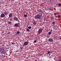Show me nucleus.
<instances>
[{
	"label": "nucleus",
	"instance_id": "obj_1",
	"mask_svg": "<svg viewBox=\"0 0 61 61\" xmlns=\"http://www.w3.org/2000/svg\"><path fill=\"white\" fill-rule=\"evenodd\" d=\"M35 18L36 19H38L39 20H41L42 18L41 17V15H40L37 14L35 16Z\"/></svg>",
	"mask_w": 61,
	"mask_h": 61
},
{
	"label": "nucleus",
	"instance_id": "obj_2",
	"mask_svg": "<svg viewBox=\"0 0 61 61\" xmlns=\"http://www.w3.org/2000/svg\"><path fill=\"white\" fill-rule=\"evenodd\" d=\"M43 29L42 28H41L39 29L38 30V34H40L42 33V31H43Z\"/></svg>",
	"mask_w": 61,
	"mask_h": 61
},
{
	"label": "nucleus",
	"instance_id": "obj_3",
	"mask_svg": "<svg viewBox=\"0 0 61 61\" xmlns=\"http://www.w3.org/2000/svg\"><path fill=\"white\" fill-rule=\"evenodd\" d=\"M0 52L2 54H4L5 53V51H4V48H0Z\"/></svg>",
	"mask_w": 61,
	"mask_h": 61
},
{
	"label": "nucleus",
	"instance_id": "obj_4",
	"mask_svg": "<svg viewBox=\"0 0 61 61\" xmlns=\"http://www.w3.org/2000/svg\"><path fill=\"white\" fill-rule=\"evenodd\" d=\"M28 44V42L26 41L25 42V43H24L23 45V46H27Z\"/></svg>",
	"mask_w": 61,
	"mask_h": 61
},
{
	"label": "nucleus",
	"instance_id": "obj_5",
	"mask_svg": "<svg viewBox=\"0 0 61 61\" xmlns=\"http://www.w3.org/2000/svg\"><path fill=\"white\" fill-rule=\"evenodd\" d=\"M53 39H52L51 38H49L48 40V41L49 42H52L53 41Z\"/></svg>",
	"mask_w": 61,
	"mask_h": 61
},
{
	"label": "nucleus",
	"instance_id": "obj_6",
	"mask_svg": "<svg viewBox=\"0 0 61 61\" xmlns=\"http://www.w3.org/2000/svg\"><path fill=\"white\" fill-rule=\"evenodd\" d=\"M14 19L15 20L17 21H18V22H19V20H18L17 17H15L14 18Z\"/></svg>",
	"mask_w": 61,
	"mask_h": 61
},
{
	"label": "nucleus",
	"instance_id": "obj_7",
	"mask_svg": "<svg viewBox=\"0 0 61 61\" xmlns=\"http://www.w3.org/2000/svg\"><path fill=\"white\" fill-rule=\"evenodd\" d=\"M5 16V15L3 13L1 14L0 15V17L2 18L4 17Z\"/></svg>",
	"mask_w": 61,
	"mask_h": 61
},
{
	"label": "nucleus",
	"instance_id": "obj_8",
	"mask_svg": "<svg viewBox=\"0 0 61 61\" xmlns=\"http://www.w3.org/2000/svg\"><path fill=\"white\" fill-rule=\"evenodd\" d=\"M12 15H13V14L11 13L9 14V16L10 17H11L12 16Z\"/></svg>",
	"mask_w": 61,
	"mask_h": 61
},
{
	"label": "nucleus",
	"instance_id": "obj_9",
	"mask_svg": "<svg viewBox=\"0 0 61 61\" xmlns=\"http://www.w3.org/2000/svg\"><path fill=\"white\" fill-rule=\"evenodd\" d=\"M18 23H16L14 25V26L15 27H18Z\"/></svg>",
	"mask_w": 61,
	"mask_h": 61
},
{
	"label": "nucleus",
	"instance_id": "obj_10",
	"mask_svg": "<svg viewBox=\"0 0 61 61\" xmlns=\"http://www.w3.org/2000/svg\"><path fill=\"white\" fill-rule=\"evenodd\" d=\"M8 13L7 12H6V11L4 12L3 13V14H4L5 15H7V14H8Z\"/></svg>",
	"mask_w": 61,
	"mask_h": 61
},
{
	"label": "nucleus",
	"instance_id": "obj_11",
	"mask_svg": "<svg viewBox=\"0 0 61 61\" xmlns=\"http://www.w3.org/2000/svg\"><path fill=\"white\" fill-rule=\"evenodd\" d=\"M33 25H36V24L37 23V22H36L34 21L33 22Z\"/></svg>",
	"mask_w": 61,
	"mask_h": 61
},
{
	"label": "nucleus",
	"instance_id": "obj_12",
	"mask_svg": "<svg viewBox=\"0 0 61 61\" xmlns=\"http://www.w3.org/2000/svg\"><path fill=\"white\" fill-rule=\"evenodd\" d=\"M8 24H9V25H11L12 24V22L11 21L8 22Z\"/></svg>",
	"mask_w": 61,
	"mask_h": 61
},
{
	"label": "nucleus",
	"instance_id": "obj_13",
	"mask_svg": "<svg viewBox=\"0 0 61 61\" xmlns=\"http://www.w3.org/2000/svg\"><path fill=\"white\" fill-rule=\"evenodd\" d=\"M42 11V10L41 9H40L38 10V12H41Z\"/></svg>",
	"mask_w": 61,
	"mask_h": 61
},
{
	"label": "nucleus",
	"instance_id": "obj_14",
	"mask_svg": "<svg viewBox=\"0 0 61 61\" xmlns=\"http://www.w3.org/2000/svg\"><path fill=\"white\" fill-rule=\"evenodd\" d=\"M28 29H30L32 28V27L30 26H29V27H28Z\"/></svg>",
	"mask_w": 61,
	"mask_h": 61
},
{
	"label": "nucleus",
	"instance_id": "obj_15",
	"mask_svg": "<svg viewBox=\"0 0 61 61\" xmlns=\"http://www.w3.org/2000/svg\"><path fill=\"white\" fill-rule=\"evenodd\" d=\"M26 31H27V32H29L30 31V30H29V29H26Z\"/></svg>",
	"mask_w": 61,
	"mask_h": 61
},
{
	"label": "nucleus",
	"instance_id": "obj_16",
	"mask_svg": "<svg viewBox=\"0 0 61 61\" xmlns=\"http://www.w3.org/2000/svg\"><path fill=\"white\" fill-rule=\"evenodd\" d=\"M27 15H26L25 14L24 15V16L25 17H27Z\"/></svg>",
	"mask_w": 61,
	"mask_h": 61
},
{
	"label": "nucleus",
	"instance_id": "obj_17",
	"mask_svg": "<svg viewBox=\"0 0 61 61\" xmlns=\"http://www.w3.org/2000/svg\"><path fill=\"white\" fill-rule=\"evenodd\" d=\"M16 33L17 34H19V33H20V32H19V31H18Z\"/></svg>",
	"mask_w": 61,
	"mask_h": 61
},
{
	"label": "nucleus",
	"instance_id": "obj_18",
	"mask_svg": "<svg viewBox=\"0 0 61 61\" xmlns=\"http://www.w3.org/2000/svg\"><path fill=\"white\" fill-rule=\"evenodd\" d=\"M58 6H61V3L59 4Z\"/></svg>",
	"mask_w": 61,
	"mask_h": 61
},
{
	"label": "nucleus",
	"instance_id": "obj_19",
	"mask_svg": "<svg viewBox=\"0 0 61 61\" xmlns=\"http://www.w3.org/2000/svg\"><path fill=\"white\" fill-rule=\"evenodd\" d=\"M47 54H50V51H48L47 52Z\"/></svg>",
	"mask_w": 61,
	"mask_h": 61
},
{
	"label": "nucleus",
	"instance_id": "obj_20",
	"mask_svg": "<svg viewBox=\"0 0 61 61\" xmlns=\"http://www.w3.org/2000/svg\"><path fill=\"white\" fill-rule=\"evenodd\" d=\"M51 32H50L48 33L49 34V35H51Z\"/></svg>",
	"mask_w": 61,
	"mask_h": 61
},
{
	"label": "nucleus",
	"instance_id": "obj_21",
	"mask_svg": "<svg viewBox=\"0 0 61 61\" xmlns=\"http://www.w3.org/2000/svg\"><path fill=\"white\" fill-rule=\"evenodd\" d=\"M52 24L53 25H54V24H55V22L53 21V22H52Z\"/></svg>",
	"mask_w": 61,
	"mask_h": 61
},
{
	"label": "nucleus",
	"instance_id": "obj_22",
	"mask_svg": "<svg viewBox=\"0 0 61 61\" xmlns=\"http://www.w3.org/2000/svg\"><path fill=\"white\" fill-rule=\"evenodd\" d=\"M36 42H37L36 40H35L34 41V43H36Z\"/></svg>",
	"mask_w": 61,
	"mask_h": 61
},
{
	"label": "nucleus",
	"instance_id": "obj_23",
	"mask_svg": "<svg viewBox=\"0 0 61 61\" xmlns=\"http://www.w3.org/2000/svg\"><path fill=\"white\" fill-rule=\"evenodd\" d=\"M60 15H58V18H59V17H60Z\"/></svg>",
	"mask_w": 61,
	"mask_h": 61
},
{
	"label": "nucleus",
	"instance_id": "obj_24",
	"mask_svg": "<svg viewBox=\"0 0 61 61\" xmlns=\"http://www.w3.org/2000/svg\"><path fill=\"white\" fill-rule=\"evenodd\" d=\"M56 15V13H54V15Z\"/></svg>",
	"mask_w": 61,
	"mask_h": 61
},
{
	"label": "nucleus",
	"instance_id": "obj_25",
	"mask_svg": "<svg viewBox=\"0 0 61 61\" xmlns=\"http://www.w3.org/2000/svg\"><path fill=\"white\" fill-rule=\"evenodd\" d=\"M12 45H14V44H15V43H14V42H13L12 43Z\"/></svg>",
	"mask_w": 61,
	"mask_h": 61
},
{
	"label": "nucleus",
	"instance_id": "obj_26",
	"mask_svg": "<svg viewBox=\"0 0 61 61\" xmlns=\"http://www.w3.org/2000/svg\"><path fill=\"white\" fill-rule=\"evenodd\" d=\"M10 21H12V19H10Z\"/></svg>",
	"mask_w": 61,
	"mask_h": 61
},
{
	"label": "nucleus",
	"instance_id": "obj_27",
	"mask_svg": "<svg viewBox=\"0 0 61 61\" xmlns=\"http://www.w3.org/2000/svg\"><path fill=\"white\" fill-rule=\"evenodd\" d=\"M59 39H60V40H61V37Z\"/></svg>",
	"mask_w": 61,
	"mask_h": 61
},
{
	"label": "nucleus",
	"instance_id": "obj_28",
	"mask_svg": "<svg viewBox=\"0 0 61 61\" xmlns=\"http://www.w3.org/2000/svg\"><path fill=\"white\" fill-rule=\"evenodd\" d=\"M59 61H61V59H60Z\"/></svg>",
	"mask_w": 61,
	"mask_h": 61
},
{
	"label": "nucleus",
	"instance_id": "obj_29",
	"mask_svg": "<svg viewBox=\"0 0 61 61\" xmlns=\"http://www.w3.org/2000/svg\"><path fill=\"white\" fill-rule=\"evenodd\" d=\"M35 61H37V60H35Z\"/></svg>",
	"mask_w": 61,
	"mask_h": 61
}]
</instances>
